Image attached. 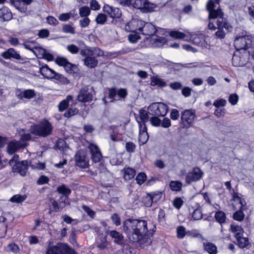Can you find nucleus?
<instances>
[{
	"instance_id": "obj_1",
	"label": "nucleus",
	"mask_w": 254,
	"mask_h": 254,
	"mask_svg": "<svg viewBox=\"0 0 254 254\" xmlns=\"http://www.w3.org/2000/svg\"><path fill=\"white\" fill-rule=\"evenodd\" d=\"M123 230L129 240L132 242H140L148 232L147 222L139 219H127L123 224Z\"/></svg>"
},
{
	"instance_id": "obj_2",
	"label": "nucleus",
	"mask_w": 254,
	"mask_h": 254,
	"mask_svg": "<svg viewBox=\"0 0 254 254\" xmlns=\"http://www.w3.org/2000/svg\"><path fill=\"white\" fill-rule=\"evenodd\" d=\"M219 2L220 0H209L207 3L206 9L209 12V18L210 20L217 19V31L215 34L217 38L222 39L224 38L226 35L223 28L230 31L232 29V26L224 17V13L219 8H216V5H218Z\"/></svg>"
},
{
	"instance_id": "obj_3",
	"label": "nucleus",
	"mask_w": 254,
	"mask_h": 254,
	"mask_svg": "<svg viewBox=\"0 0 254 254\" xmlns=\"http://www.w3.org/2000/svg\"><path fill=\"white\" fill-rule=\"evenodd\" d=\"M76 100L79 101V94L76 96L75 100H73L72 95H68L66 98L62 100L58 105V109L60 112H63L70 105V107L64 114V116L66 118H70L78 113V110L74 106L77 104Z\"/></svg>"
},
{
	"instance_id": "obj_4",
	"label": "nucleus",
	"mask_w": 254,
	"mask_h": 254,
	"mask_svg": "<svg viewBox=\"0 0 254 254\" xmlns=\"http://www.w3.org/2000/svg\"><path fill=\"white\" fill-rule=\"evenodd\" d=\"M31 133L40 137H46L52 133V124L47 120H43L38 124L31 126L30 128Z\"/></svg>"
},
{
	"instance_id": "obj_5",
	"label": "nucleus",
	"mask_w": 254,
	"mask_h": 254,
	"mask_svg": "<svg viewBox=\"0 0 254 254\" xmlns=\"http://www.w3.org/2000/svg\"><path fill=\"white\" fill-rule=\"evenodd\" d=\"M18 155L15 154L12 158L8 160H4L5 162H8L12 166V171L14 172L18 173L22 176L26 175L28 168V162L26 160L18 161Z\"/></svg>"
},
{
	"instance_id": "obj_6",
	"label": "nucleus",
	"mask_w": 254,
	"mask_h": 254,
	"mask_svg": "<svg viewBox=\"0 0 254 254\" xmlns=\"http://www.w3.org/2000/svg\"><path fill=\"white\" fill-rule=\"evenodd\" d=\"M148 110L151 112L152 115L164 117L168 112V107L163 103L156 102L150 105Z\"/></svg>"
},
{
	"instance_id": "obj_7",
	"label": "nucleus",
	"mask_w": 254,
	"mask_h": 254,
	"mask_svg": "<svg viewBox=\"0 0 254 254\" xmlns=\"http://www.w3.org/2000/svg\"><path fill=\"white\" fill-rule=\"evenodd\" d=\"M195 117V113L192 110H186L182 113L181 124L184 128H188L192 126Z\"/></svg>"
},
{
	"instance_id": "obj_8",
	"label": "nucleus",
	"mask_w": 254,
	"mask_h": 254,
	"mask_svg": "<svg viewBox=\"0 0 254 254\" xmlns=\"http://www.w3.org/2000/svg\"><path fill=\"white\" fill-rule=\"evenodd\" d=\"M203 175V172L199 167H194L186 174V182L190 184L198 181L202 178Z\"/></svg>"
},
{
	"instance_id": "obj_9",
	"label": "nucleus",
	"mask_w": 254,
	"mask_h": 254,
	"mask_svg": "<svg viewBox=\"0 0 254 254\" xmlns=\"http://www.w3.org/2000/svg\"><path fill=\"white\" fill-rule=\"evenodd\" d=\"M134 8L140 9L143 12H151L156 7V5L148 2L147 0H132L131 4Z\"/></svg>"
},
{
	"instance_id": "obj_10",
	"label": "nucleus",
	"mask_w": 254,
	"mask_h": 254,
	"mask_svg": "<svg viewBox=\"0 0 254 254\" xmlns=\"http://www.w3.org/2000/svg\"><path fill=\"white\" fill-rule=\"evenodd\" d=\"M66 200V197L61 194H58L54 199H51L50 201L52 204L53 211H61L65 207Z\"/></svg>"
},
{
	"instance_id": "obj_11",
	"label": "nucleus",
	"mask_w": 254,
	"mask_h": 254,
	"mask_svg": "<svg viewBox=\"0 0 254 254\" xmlns=\"http://www.w3.org/2000/svg\"><path fill=\"white\" fill-rule=\"evenodd\" d=\"M142 24H143V21L137 19H132L126 25L125 29L127 31L133 33H140L141 28L143 26Z\"/></svg>"
},
{
	"instance_id": "obj_12",
	"label": "nucleus",
	"mask_w": 254,
	"mask_h": 254,
	"mask_svg": "<svg viewBox=\"0 0 254 254\" xmlns=\"http://www.w3.org/2000/svg\"><path fill=\"white\" fill-rule=\"evenodd\" d=\"M251 42V39L249 36L237 37L234 41V46L237 50L246 49L248 48V45L250 44Z\"/></svg>"
},
{
	"instance_id": "obj_13",
	"label": "nucleus",
	"mask_w": 254,
	"mask_h": 254,
	"mask_svg": "<svg viewBox=\"0 0 254 254\" xmlns=\"http://www.w3.org/2000/svg\"><path fill=\"white\" fill-rule=\"evenodd\" d=\"M55 62L58 65L64 66L66 71L70 73L74 72L75 69L77 68L75 64L69 63L64 58L58 57Z\"/></svg>"
},
{
	"instance_id": "obj_14",
	"label": "nucleus",
	"mask_w": 254,
	"mask_h": 254,
	"mask_svg": "<svg viewBox=\"0 0 254 254\" xmlns=\"http://www.w3.org/2000/svg\"><path fill=\"white\" fill-rule=\"evenodd\" d=\"M189 210L190 213L191 214V217L193 220H199L202 218L201 208L198 203H195L194 205H190Z\"/></svg>"
},
{
	"instance_id": "obj_15",
	"label": "nucleus",
	"mask_w": 254,
	"mask_h": 254,
	"mask_svg": "<svg viewBox=\"0 0 254 254\" xmlns=\"http://www.w3.org/2000/svg\"><path fill=\"white\" fill-rule=\"evenodd\" d=\"M80 54L84 56H92L94 58L101 57L104 55V52L98 48H94L92 49L89 47H86L82 49Z\"/></svg>"
},
{
	"instance_id": "obj_16",
	"label": "nucleus",
	"mask_w": 254,
	"mask_h": 254,
	"mask_svg": "<svg viewBox=\"0 0 254 254\" xmlns=\"http://www.w3.org/2000/svg\"><path fill=\"white\" fill-rule=\"evenodd\" d=\"M143 26L141 27L140 34L144 35L153 36L155 32H158L155 27L150 23H146L143 21Z\"/></svg>"
},
{
	"instance_id": "obj_17",
	"label": "nucleus",
	"mask_w": 254,
	"mask_h": 254,
	"mask_svg": "<svg viewBox=\"0 0 254 254\" xmlns=\"http://www.w3.org/2000/svg\"><path fill=\"white\" fill-rule=\"evenodd\" d=\"M138 141L139 145L145 144L148 140L149 136L147 131V127L145 124H140Z\"/></svg>"
},
{
	"instance_id": "obj_18",
	"label": "nucleus",
	"mask_w": 254,
	"mask_h": 254,
	"mask_svg": "<svg viewBox=\"0 0 254 254\" xmlns=\"http://www.w3.org/2000/svg\"><path fill=\"white\" fill-rule=\"evenodd\" d=\"M127 95V92L126 89L120 88L116 90L115 88L109 89V97L112 99V102L114 101L115 97L118 95L120 98H125Z\"/></svg>"
},
{
	"instance_id": "obj_19",
	"label": "nucleus",
	"mask_w": 254,
	"mask_h": 254,
	"mask_svg": "<svg viewBox=\"0 0 254 254\" xmlns=\"http://www.w3.org/2000/svg\"><path fill=\"white\" fill-rule=\"evenodd\" d=\"M103 10L113 18H120L121 16V12L119 8L110 6L108 4H105L104 6Z\"/></svg>"
},
{
	"instance_id": "obj_20",
	"label": "nucleus",
	"mask_w": 254,
	"mask_h": 254,
	"mask_svg": "<svg viewBox=\"0 0 254 254\" xmlns=\"http://www.w3.org/2000/svg\"><path fill=\"white\" fill-rule=\"evenodd\" d=\"M1 56L4 59H14L17 60L21 59L20 55L13 48H9L1 54Z\"/></svg>"
},
{
	"instance_id": "obj_21",
	"label": "nucleus",
	"mask_w": 254,
	"mask_h": 254,
	"mask_svg": "<svg viewBox=\"0 0 254 254\" xmlns=\"http://www.w3.org/2000/svg\"><path fill=\"white\" fill-rule=\"evenodd\" d=\"M40 73L45 78L54 79L56 72L49 67L47 64H45L40 68Z\"/></svg>"
},
{
	"instance_id": "obj_22",
	"label": "nucleus",
	"mask_w": 254,
	"mask_h": 254,
	"mask_svg": "<svg viewBox=\"0 0 254 254\" xmlns=\"http://www.w3.org/2000/svg\"><path fill=\"white\" fill-rule=\"evenodd\" d=\"M109 236L114 239V242L117 245H121L124 239L123 235L116 230H111L108 232Z\"/></svg>"
},
{
	"instance_id": "obj_23",
	"label": "nucleus",
	"mask_w": 254,
	"mask_h": 254,
	"mask_svg": "<svg viewBox=\"0 0 254 254\" xmlns=\"http://www.w3.org/2000/svg\"><path fill=\"white\" fill-rule=\"evenodd\" d=\"M167 43V40L163 37L158 35L153 36L151 44L154 47H161Z\"/></svg>"
},
{
	"instance_id": "obj_24",
	"label": "nucleus",
	"mask_w": 254,
	"mask_h": 254,
	"mask_svg": "<svg viewBox=\"0 0 254 254\" xmlns=\"http://www.w3.org/2000/svg\"><path fill=\"white\" fill-rule=\"evenodd\" d=\"M10 3L13 5L16 9L21 12H24L26 10V7L22 1L20 0H9ZM6 0H0V4L3 3Z\"/></svg>"
},
{
	"instance_id": "obj_25",
	"label": "nucleus",
	"mask_w": 254,
	"mask_h": 254,
	"mask_svg": "<svg viewBox=\"0 0 254 254\" xmlns=\"http://www.w3.org/2000/svg\"><path fill=\"white\" fill-rule=\"evenodd\" d=\"M12 18V14L8 8L3 7L0 9V18L2 21H8Z\"/></svg>"
},
{
	"instance_id": "obj_26",
	"label": "nucleus",
	"mask_w": 254,
	"mask_h": 254,
	"mask_svg": "<svg viewBox=\"0 0 254 254\" xmlns=\"http://www.w3.org/2000/svg\"><path fill=\"white\" fill-rule=\"evenodd\" d=\"M84 63L86 66L90 68L95 67L98 64V61L92 56H86Z\"/></svg>"
},
{
	"instance_id": "obj_27",
	"label": "nucleus",
	"mask_w": 254,
	"mask_h": 254,
	"mask_svg": "<svg viewBox=\"0 0 254 254\" xmlns=\"http://www.w3.org/2000/svg\"><path fill=\"white\" fill-rule=\"evenodd\" d=\"M203 248L204 250L209 254H216L217 249L216 246L211 243H204Z\"/></svg>"
},
{
	"instance_id": "obj_28",
	"label": "nucleus",
	"mask_w": 254,
	"mask_h": 254,
	"mask_svg": "<svg viewBox=\"0 0 254 254\" xmlns=\"http://www.w3.org/2000/svg\"><path fill=\"white\" fill-rule=\"evenodd\" d=\"M135 175V170L131 168L127 167L124 169V178L126 180H130L133 178Z\"/></svg>"
},
{
	"instance_id": "obj_29",
	"label": "nucleus",
	"mask_w": 254,
	"mask_h": 254,
	"mask_svg": "<svg viewBox=\"0 0 254 254\" xmlns=\"http://www.w3.org/2000/svg\"><path fill=\"white\" fill-rule=\"evenodd\" d=\"M139 119L140 121H137L138 126L140 124H145L146 122L148 121V112L143 109L140 110L139 111Z\"/></svg>"
},
{
	"instance_id": "obj_30",
	"label": "nucleus",
	"mask_w": 254,
	"mask_h": 254,
	"mask_svg": "<svg viewBox=\"0 0 254 254\" xmlns=\"http://www.w3.org/2000/svg\"><path fill=\"white\" fill-rule=\"evenodd\" d=\"M231 230L232 232L234 234L236 238H239L242 236L244 233L243 229L240 226L236 225H231Z\"/></svg>"
},
{
	"instance_id": "obj_31",
	"label": "nucleus",
	"mask_w": 254,
	"mask_h": 254,
	"mask_svg": "<svg viewBox=\"0 0 254 254\" xmlns=\"http://www.w3.org/2000/svg\"><path fill=\"white\" fill-rule=\"evenodd\" d=\"M216 221L222 225L226 222V216L225 213L222 211H216L215 216Z\"/></svg>"
},
{
	"instance_id": "obj_32",
	"label": "nucleus",
	"mask_w": 254,
	"mask_h": 254,
	"mask_svg": "<svg viewBox=\"0 0 254 254\" xmlns=\"http://www.w3.org/2000/svg\"><path fill=\"white\" fill-rule=\"evenodd\" d=\"M19 148V143L18 142L12 141L7 145V150L9 154H12Z\"/></svg>"
},
{
	"instance_id": "obj_33",
	"label": "nucleus",
	"mask_w": 254,
	"mask_h": 254,
	"mask_svg": "<svg viewBox=\"0 0 254 254\" xmlns=\"http://www.w3.org/2000/svg\"><path fill=\"white\" fill-rule=\"evenodd\" d=\"M46 254H62L60 244H58L57 246L49 247Z\"/></svg>"
},
{
	"instance_id": "obj_34",
	"label": "nucleus",
	"mask_w": 254,
	"mask_h": 254,
	"mask_svg": "<svg viewBox=\"0 0 254 254\" xmlns=\"http://www.w3.org/2000/svg\"><path fill=\"white\" fill-rule=\"evenodd\" d=\"M58 194H61L62 195H65L67 198V195H69L71 191L69 189L67 188L65 185H62L57 188Z\"/></svg>"
},
{
	"instance_id": "obj_35",
	"label": "nucleus",
	"mask_w": 254,
	"mask_h": 254,
	"mask_svg": "<svg viewBox=\"0 0 254 254\" xmlns=\"http://www.w3.org/2000/svg\"><path fill=\"white\" fill-rule=\"evenodd\" d=\"M60 244L62 254H75L74 250L66 244L63 243H60Z\"/></svg>"
},
{
	"instance_id": "obj_36",
	"label": "nucleus",
	"mask_w": 254,
	"mask_h": 254,
	"mask_svg": "<svg viewBox=\"0 0 254 254\" xmlns=\"http://www.w3.org/2000/svg\"><path fill=\"white\" fill-rule=\"evenodd\" d=\"M236 239L238 243V246L241 248H246L249 244V239L247 238L241 236Z\"/></svg>"
},
{
	"instance_id": "obj_37",
	"label": "nucleus",
	"mask_w": 254,
	"mask_h": 254,
	"mask_svg": "<svg viewBox=\"0 0 254 254\" xmlns=\"http://www.w3.org/2000/svg\"><path fill=\"white\" fill-rule=\"evenodd\" d=\"M153 86L157 85L159 87H164L166 85V82L162 79L157 77H153L151 81Z\"/></svg>"
},
{
	"instance_id": "obj_38",
	"label": "nucleus",
	"mask_w": 254,
	"mask_h": 254,
	"mask_svg": "<svg viewBox=\"0 0 254 254\" xmlns=\"http://www.w3.org/2000/svg\"><path fill=\"white\" fill-rule=\"evenodd\" d=\"M23 46L25 49L29 50L33 52L34 49H38L37 44L34 41H26L23 44Z\"/></svg>"
},
{
	"instance_id": "obj_39",
	"label": "nucleus",
	"mask_w": 254,
	"mask_h": 254,
	"mask_svg": "<svg viewBox=\"0 0 254 254\" xmlns=\"http://www.w3.org/2000/svg\"><path fill=\"white\" fill-rule=\"evenodd\" d=\"M169 35L171 37L177 39H183L186 37L185 34L178 31H172Z\"/></svg>"
},
{
	"instance_id": "obj_40",
	"label": "nucleus",
	"mask_w": 254,
	"mask_h": 254,
	"mask_svg": "<svg viewBox=\"0 0 254 254\" xmlns=\"http://www.w3.org/2000/svg\"><path fill=\"white\" fill-rule=\"evenodd\" d=\"M182 187V184L178 181H171L170 183V187L173 191H179Z\"/></svg>"
},
{
	"instance_id": "obj_41",
	"label": "nucleus",
	"mask_w": 254,
	"mask_h": 254,
	"mask_svg": "<svg viewBox=\"0 0 254 254\" xmlns=\"http://www.w3.org/2000/svg\"><path fill=\"white\" fill-rule=\"evenodd\" d=\"M233 198L235 200H238L239 203L241 204L240 209L242 210H245L246 209V202L245 200L241 198L237 193H234L233 194Z\"/></svg>"
},
{
	"instance_id": "obj_42",
	"label": "nucleus",
	"mask_w": 254,
	"mask_h": 254,
	"mask_svg": "<svg viewBox=\"0 0 254 254\" xmlns=\"http://www.w3.org/2000/svg\"><path fill=\"white\" fill-rule=\"evenodd\" d=\"M26 196L25 195L16 194L13 196L10 199L12 202L20 203L25 200Z\"/></svg>"
},
{
	"instance_id": "obj_43",
	"label": "nucleus",
	"mask_w": 254,
	"mask_h": 254,
	"mask_svg": "<svg viewBox=\"0 0 254 254\" xmlns=\"http://www.w3.org/2000/svg\"><path fill=\"white\" fill-rule=\"evenodd\" d=\"M5 220L4 217L0 218V237H3L6 232V226L4 223Z\"/></svg>"
},
{
	"instance_id": "obj_44",
	"label": "nucleus",
	"mask_w": 254,
	"mask_h": 254,
	"mask_svg": "<svg viewBox=\"0 0 254 254\" xmlns=\"http://www.w3.org/2000/svg\"><path fill=\"white\" fill-rule=\"evenodd\" d=\"M23 96L24 98L30 99L35 97L36 93L34 90L26 89L23 91Z\"/></svg>"
},
{
	"instance_id": "obj_45",
	"label": "nucleus",
	"mask_w": 254,
	"mask_h": 254,
	"mask_svg": "<svg viewBox=\"0 0 254 254\" xmlns=\"http://www.w3.org/2000/svg\"><path fill=\"white\" fill-rule=\"evenodd\" d=\"M244 210H240L237 211L233 214V218L234 220L238 221H242L244 218L245 215L243 212Z\"/></svg>"
},
{
	"instance_id": "obj_46",
	"label": "nucleus",
	"mask_w": 254,
	"mask_h": 254,
	"mask_svg": "<svg viewBox=\"0 0 254 254\" xmlns=\"http://www.w3.org/2000/svg\"><path fill=\"white\" fill-rule=\"evenodd\" d=\"M82 208L85 213L92 219H93L95 216V212L92 210L89 206L85 205H82Z\"/></svg>"
},
{
	"instance_id": "obj_47",
	"label": "nucleus",
	"mask_w": 254,
	"mask_h": 254,
	"mask_svg": "<svg viewBox=\"0 0 254 254\" xmlns=\"http://www.w3.org/2000/svg\"><path fill=\"white\" fill-rule=\"evenodd\" d=\"M39 51L41 53V55L43 58L45 59L48 61H52L53 60V56L50 53H47L44 49L42 48H39Z\"/></svg>"
},
{
	"instance_id": "obj_48",
	"label": "nucleus",
	"mask_w": 254,
	"mask_h": 254,
	"mask_svg": "<svg viewBox=\"0 0 254 254\" xmlns=\"http://www.w3.org/2000/svg\"><path fill=\"white\" fill-rule=\"evenodd\" d=\"M6 251L13 252L14 253H17L19 252V248L15 244L10 243L7 245L6 247Z\"/></svg>"
},
{
	"instance_id": "obj_49",
	"label": "nucleus",
	"mask_w": 254,
	"mask_h": 254,
	"mask_svg": "<svg viewBox=\"0 0 254 254\" xmlns=\"http://www.w3.org/2000/svg\"><path fill=\"white\" fill-rule=\"evenodd\" d=\"M125 147L126 151L127 152L131 153L135 151L136 145L134 143L129 141L126 143Z\"/></svg>"
},
{
	"instance_id": "obj_50",
	"label": "nucleus",
	"mask_w": 254,
	"mask_h": 254,
	"mask_svg": "<svg viewBox=\"0 0 254 254\" xmlns=\"http://www.w3.org/2000/svg\"><path fill=\"white\" fill-rule=\"evenodd\" d=\"M80 93H81L80 92ZM82 97V99H80V102H90L92 100L93 96L92 94L88 93L85 94H80V98Z\"/></svg>"
},
{
	"instance_id": "obj_51",
	"label": "nucleus",
	"mask_w": 254,
	"mask_h": 254,
	"mask_svg": "<svg viewBox=\"0 0 254 254\" xmlns=\"http://www.w3.org/2000/svg\"><path fill=\"white\" fill-rule=\"evenodd\" d=\"M88 147L90 150L91 155L93 154L101 151L99 148L96 144L90 143L88 146Z\"/></svg>"
},
{
	"instance_id": "obj_52",
	"label": "nucleus",
	"mask_w": 254,
	"mask_h": 254,
	"mask_svg": "<svg viewBox=\"0 0 254 254\" xmlns=\"http://www.w3.org/2000/svg\"><path fill=\"white\" fill-rule=\"evenodd\" d=\"M146 178V176L145 173H139L136 177V181L138 184L141 185L142 184L144 181H145Z\"/></svg>"
},
{
	"instance_id": "obj_53",
	"label": "nucleus",
	"mask_w": 254,
	"mask_h": 254,
	"mask_svg": "<svg viewBox=\"0 0 254 254\" xmlns=\"http://www.w3.org/2000/svg\"><path fill=\"white\" fill-rule=\"evenodd\" d=\"M177 237L180 239H183L186 235L185 228L184 226H181L177 228Z\"/></svg>"
},
{
	"instance_id": "obj_54",
	"label": "nucleus",
	"mask_w": 254,
	"mask_h": 254,
	"mask_svg": "<svg viewBox=\"0 0 254 254\" xmlns=\"http://www.w3.org/2000/svg\"><path fill=\"white\" fill-rule=\"evenodd\" d=\"M143 202L146 207H150L151 206L153 201L149 193H147V195L143 197Z\"/></svg>"
},
{
	"instance_id": "obj_55",
	"label": "nucleus",
	"mask_w": 254,
	"mask_h": 254,
	"mask_svg": "<svg viewBox=\"0 0 254 254\" xmlns=\"http://www.w3.org/2000/svg\"><path fill=\"white\" fill-rule=\"evenodd\" d=\"M149 194L151 196V199H152L153 203L157 202L158 200L160 199L162 196V193L159 191L152 192Z\"/></svg>"
},
{
	"instance_id": "obj_56",
	"label": "nucleus",
	"mask_w": 254,
	"mask_h": 254,
	"mask_svg": "<svg viewBox=\"0 0 254 254\" xmlns=\"http://www.w3.org/2000/svg\"><path fill=\"white\" fill-rule=\"evenodd\" d=\"M107 20V17L105 14L100 13L99 14L96 18V21L98 24H104Z\"/></svg>"
},
{
	"instance_id": "obj_57",
	"label": "nucleus",
	"mask_w": 254,
	"mask_h": 254,
	"mask_svg": "<svg viewBox=\"0 0 254 254\" xmlns=\"http://www.w3.org/2000/svg\"><path fill=\"white\" fill-rule=\"evenodd\" d=\"M113 223L117 226L121 225V219L119 215L114 213L111 217Z\"/></svg>"
},
{
	"instance_id": "obj_58",
	"label": "nucleus",
	"mask_w": 254,
	"mask_h": 254,
	"mask_svg": "<svg viewBox=\"0 0 254 254\" xmlns=\"http://www.w3.org/2000/svg\"><path fill=\"white\" fill-rule=\"evenodd\" d=\"M232 60L233 65L235 66H240L243 64L241 62L240 58L236 54L233 55Z\"/></svg>"
},
{
	"instance_id": "obj_59",
	"label": "nucleus",
	"mask_w": 254,
	"mask_h": 254,
	"mask_svg": "<svg viewBox=\"0 0 254 254\" xmlns=\"http://www.w3.org/2000/svg\"><path fill=\"white\" fill-rule=\"evenodd\" d=\"M54 79H55L63 83H68V80L67 79V78L66 77H65L63 75H62L61 74L57 73L56 72L55 76L54 77Z\"/></svg>"
},
{
	"instance_id": "obj_60",
	"label": "nucleus",
	"mask_w": 254,
	"mask_h": 254,
	"mask_svg": "<svg viewBox=\"0 0 254 254\" xmlns=\"http://www.w3.org/2000/svg\"><path fill=\"white\" fill-rule=\"evenodd\" d=\"M91 158L93 161L95 163H97L100 161L102 158V155L101 152L100 151L96 153L93 154L91 155Z\"/></svg>"
},
{
	"instance_id": "obj_61",
	"label": "nucleus",
	"mask_w": 254,
	"mask_h": 254,
	"mask_svg": "<svg viewBox=\"0 0 254 254\" xmlns=\"http://www.w3.org/2000/svg\"><path fill=\"white\" fill-rule=\"evenodd\" d=\"M63 31L64 33H69L73 34L74 33V29L71 26L68 24H64L63 27Z\"/></svg>"
},
{
	"instance_id": "obj_62",
	"label": "nucleus",
	"mask_w": 254,
	"mask_h": 254,
	"mask_svg": "<svg viewBox=\"0 0 254 254\" xmlns=\"http://www.w3.org/2000/svg\"><path fill=\"white\" fill-rule=\"evenodd\" d=\"M183 200L180 197L176 198L173 201V205L177 209H180L183 205Z\"/></svg>"
},
{
	"instance_id": "obj_63",
	"label": "nucleus",
	"mask_w": 254,
	"mask_h": 254,
	"mask_svg": "<svg viewBox=\"0 0 254 254\" xmlns=\"http://www.w3.org/2000/svg\"><path fill=\"white\" fill-rule=\"evenodd\" d=\"M226 104V101L225 99H220L215 101L213 103V105L218 108L220 107L225 106Z\"/></svg>"
},
{
	"instance_id": "obj_64",
	"label": "nucleus",
	"mask_w": 254,
	"mask_h": 254,
	"mask_svg": "<svg viewBox=\"0 0 254 254\" xmlns=\"http://www.w3.org/2000/svg\"><path fill=\"white\" fill-rule=\"evenodd\" d=\"M151 124L155 127H159L161 124V120L157 117H153L150 119Z\"/></svg>"
}]
</instances>
